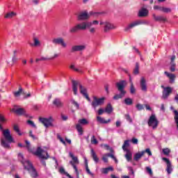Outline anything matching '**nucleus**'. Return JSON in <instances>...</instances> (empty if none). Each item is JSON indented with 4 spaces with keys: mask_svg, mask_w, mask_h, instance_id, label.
<instances>
[{
    "mask_svg": "<svg viewBox=\"0 0 178 178\" xmlns=\"http://www.w3.org/2000/svg\"><path fill=\"white\" fill-rule=\"evenodd\" d=\"M127 85V82L126 81H120V82H118L115 83V86L118 90V91L120 92V94H117L113 96V99H115V101H118V99H122V97L126 95V91L124 90V87Z\"/></svg>",
    "mask_w": 178,
    "mask_h": 178,
    "instance_id": "1",
    "label": "nucleus"
},
{
    "mask_svg": "<svg viewBox=\"0 0 178 178\" xmlns=\"http://www.w3.org/2000/svg\"><path fill=\"white\" fill-rule=\"evenodd\" d=\"M22 163L26 170L29 172V173L31 175V177L33 178H36L38 177V172H37V170L33 166V164L29 160H25L22 161Z\"/></svg>",
    "mask_w": 178,
    "mask_h": 178,
    "instance_id": "2",
    "label": "nucleus"
},
{
    "mask_svg": "<svg viewBox=\"0 0 178 178\" xmlns=\"http://www.w3.org/2000/svg\"><path fill=\"white\" fill-rule=\"evenodd\" d=\"M69 156L70 158H72V161H70V163L71 165H72V168H74L76 175V178H80V173L79 172V170L77 169V166L76 165H79V159L77 156H74V154H73L72 152L69 153Z\"/></svg>",
    "mask_w": 178,
    "mask_h": 178,
    "instance_id": "3",
    "label": "nucleus"
},
{
    "mask_svg": "<svg viewBox=\"0 0 178 178\" xmlns=\"http://www.w3.org/2000/svg\"><path fill=\"white\" fill-rule=\"evenodd\" d=\"M96 13H97L90 12L88 14V12H87V10L82 11L78 14L77 20H79V22L88 20V19H90V16H92V15H95Z\"/></svg>",
    "mask_w": 178,
    "mask_h": 178,
    "instance_id": "4",
    "label": "nucleus"
},
{
    "mask_svg": "<svg viewBox=\"0 0 178 178\" xmlns=\"http://www.w3.org/2000/svg\"><path fill=\"white\" fill-rule=\"evenodd\" d=\"M78 123L79 124L76 125V129L78 133H79L80 136H83V133H84V131L83 130V127H81V124L83 126L88 124V120H87V119L86 118H82L79 120Z\"/></svg>",
    "mask_w": 178,
    "mask_h": 178,
    "instance_id": "5",
    "label": "nucleus"
},
{
    "mask_svg": "<svg viewBox=\"0 0 178 178\" xmlns=\"http://www.w3.org/2000/svg\"><path fill=\"white\" fill-rule=\"evenodd\" d=\"M147 124L149 127H152L154 130L158 127V124H159V121L156 119V116L155 114L152 115L147 122Z\"/></svg>",
    "mask_w": 178,
    "mask_h": 178,
    "instance_id": "6",
    "label": "nucleus"
},
{
    "mask_svg": "<svg viewBox=\"0 0 178 178\" xmlns=\"http://www.w3.org/2000/svg\"><path fill=\"white\" fill-rule=\"evenodd\" d=\"M105 104V97L98 98L97 97H93V101L91 103L92 108L95 109L97 106H101Z\"/></svg>",
    "mask_w": 178,
    "mask_h": 178,
    "instance_id": "7",
    "label": "nucleus"
},
{
    "mask_svg": "<svg viewBox=\"0 0 178 178\" xmlns=\"http://www.w3.org/2000/svg\"><path fill=\"white\" fill-rule=\"evenodd\" d=\"M0 130H2L3 136L8 143H13V138L12 137V135H10V131L9 129H3L2 125L0 124Z\"/></svg>",
    "mask_w": 178,
    "mask_h": 178,
    "instance_id": "8",
    "label": "nucleus"
},
{
    "mask_svg": "<svg viewBox=\"0 0 178 178\" xmlns=\"http://www.w3.org/2000/svg\"><path fill=\"white\" fill-rule=\"evenodd\" d=\"M100 25L104 26V33H108V31H111V30H115V29H116V26H115L113 24L108 22H101Z\"/></svg>",
    "mask_w": 178,
    "mask_h": 178,
    "instance_id": "9",
    "label": "nucleus"
},
{
    "mask_svg": "<svg viewBox=\"0 0 178 178\" xmlns=\"http://www.w3.org/2000/svg\"><path fill=\"white\" fill-rule=\"evenodd\" d=\"M39 122L46 127V129H48V127H50V126H52V117H49V118H39Z\"/></svg>",
    "mask_w": 178,
    "mask_h": 178,
    "instance_id": "10",
    "label": "nucleus"
},
{
    "mask_svg": "<svg viewBox=\"0 0 178 178\" xmlns=\"http://www.w3.org/2000/svg\"><path fill=\"white\" fill-rule=\"evenodd\" d=\"M42 152H44V149H42L40 147H38L37 150L33 154L34 155H36V156H38V158H40V159H48V158H49L48 152H46V156L42 154Z\"/></svg>",
    "mask_w": 178,
    "mask_h": 178,
    "instance_id": "11",
    "label": "nucleus"
},
{
    "mask_svg": "<svg viewBox=\"0 0 178 178\" xmlns=\"http://www.w3.org/2000/svg\"><path fill=\"white\" fill-rule=\"evenodd\" d=\"M172 91L173 90L170 87L163 88V95L161 97L162 99H168Z\"/></svg>",
    "mask_w": 178,
    "mask_h": 178,
    "instance_id": "12",
    "label": "nucleus"
},
{
    "mask_svg": "<svg viewBox=\"0 0 178 178\" xmlns=\"http://www.w3.org/2000/svg\"><path fill=\"white\" fill-rule=\"evenodd\" d=\"M52 43L54 44V45H61L63 48L67 47V44H66V42H65V40L62 38L53 39Z\"/></svg>",
    "mask_w": 178,
    "mask_h": 178,
    "instance_id": "13",
    "label": "nucleus"
},
{
    "mask_svg": "<svg viewBox=\"0 0 178 178\" xmlns=\"http://www.w3.org/2000/svg\"><path fill=\"white\" fill-rule=\"evenodd\" d=\"M162 160L164 162H165V163L167 165L166 172H167L168 175H170V173H172V172H173V168H172V163H170V160H169V159H168L166 157H163L162 159Z\"/></svg>",
    "mask_w": 178,
    "mask_h": 178,
    "instance_id": "14",
    "label": "nucleus"
},
{
    "mask_svg": "<svg viewBox=\"0 0 178 178\" xmlns=\"http://www.w3.org/2000/svg\"><path fill=\"white\" fill-rule=\"evenodd\" d=\"M140 24H145V22L138 20V21L132 22L127 28H125V31H127L128 30H130V29H133L134 27H136V26H140Z\"/></svg>",
    "mask_w": 178,
    "mask_h": 178,
    "instance_id": "15",
    "label": "nucleus"
},
{
    "mask_svg": "<svg viewBox=\"0 0 178 178\" xmlns=\"http://www.w3.org/2000/svg\"><path fill=\"white\" fill-rule=\"evenodd\" d=\"M79 89H80V92L87 99V101L90 102L91 99H90V97L88 96V93H87V88H84L83 85L79 84Z\"/></svg>",
    "mask_w": 178,
    "mask_h": 178,
    "instance_id": "16",
    "label": "nucleus"
},
{
    "mask_svg": "<svg viewBox=\"0 0 178 178\" xmlns=\"http://www.w3.org/2000/svg\"><path fill=\"white\" fill-rule=\"evenodd\" d=\"M86 47L84 44L81 45H74L71 49V52H80L81 51H84Z\"/></svg>",
    "mask_w": 178,
    "mask_h": 178,
    "instance_id": "17",
    "label": "nucleus"
},
{
    "mask_svg": "<svg viewBox=\"0 0 178 178\" xmlns=\"http://www.w3.org/2000/svg\"><path fill=\"white\" fill-rule=\"evenodd\" d=\"M153 19L155 22H161L162 23H165L168 22V18L164 16H156V15L153 14Z\"/></svg>",
    "mask_w": 178,
    "mask_h": 178,
    "instance_id": "18",
    "label": "nucleus"
},
{
    "mask_svg": "<svg viewBox=\"0 0 178 178\" xmlns=\"http://www.w3.org/2000/svg\"><path fill=\"white\" fill-rule=\"evenodd\" d=\"M140 88L144 92H147V80L145 77L140 78Z\"/></svg>",
    "mask_w": 178,
    "mask_h": 178,
    "instance_id": "19",
    "label": "nucleus"
},
{
    "mask_svg": "<svg viewBox=\"0 0 178 178\" xmlns=\"http://www.w3.org/2000/svg\"><path fill=\"white\" fill-rule=\"evenodd\" d=\"M53 105L57 108H62V106H63V103L60 101V99L56 98L53 100Z\"/></svg>",
    "mask_w": 178,
    "mask_h": 178,
    "instance_id": "20",
    "label": "nucleus"
},
{
    "mask_svg": "<svg viewBox=\"0 0 178 178\" xmlns=\"http://www.w3.org/2000/svg\"><path fill=\"white\" fill-rule=\"evenodd\" d=\"M14 113H16L17 115H19V116H22V115H24L26 113V111H24V108H13L12 110Z\"/></svg>",
    "mask_w": 178,
    "mask_h": 178,
    "instance_id": "21",
    "label": "nucleus"
},
{
    "mask_svg": "<svg viewBox=\"0 0 178 178\" xmlns=\"http://www.w3.org/2000/svg\"><path fill=\"white\" fill-rule=\"evenodd\" d=\"M76 27L78 28V31L86 30L88 27V23L83 22L76 24Z\"/></svg>",
    "mask_w": 178,
    "mask_h": 178,
    "instance_id": "22",
    "label": "nucleus"
},
{
    "mask_svg": "<svg viewBox=\"0 0 178 178\" xmlns=\"http://www.w3.org/2000/svg\"><path fill=\"white\" fill-rule=\"evenodd\" d=\"M148 10H147V8H142L140 11H139V14L138 16L139 17H145L147 16H148Z\"/></svg>",
    "mask_w": 178,
    "mask_h": 178,
    "instance_id": "23",
    "label": "nucleus"
},
{
    "mask_svg": "<svg viewBox=\"0 0 178 178\" xmlns=\"http://www.w3.org/2000/svg\"><path fill=\"white\" fill-rule=\"evenodd\" d=\"M164 74L170 79V83H175V79H176V75H175V74H170L168 72H165Z\"/></svg>",
    "mask_w": 178,
    "mask_h": 178,
    "instance_id": "24",
    "label": "nucleus"
},
{
    "mask_svg": "<svg viewBox=\"0 0 178 178\" xmlns=\"http://www.w3.org/2000/svg\"><path fill=\"white\" fill-rule=\"evenodd\" d=\"M72 91L74 95H76L77 94V86H79V81L72 80Z\"/></svg>",
    "mask_w": 178,
    "mask_h": 178,
    "instance_id": "25",
    "label": "nucleus"
},
{
    "mask_svg": "<svg viewBox=\"0 0 178 178\" xmlns=\"http://www.w3.org/2000/svg\"><path fill=\"white\" fill-rule=\"evenodd\" d=\"M97 122H99V123H102V124H106L111 122V119H108V120H105V119H104L101 116H97Z\"/></svg>",
    "mask_w": 178,
    "mask_h": 178,
    "instance_id": "26",
    "label": "nucleus"
},
{
    "mask_svg": "<svg viewBox=\"0 0 178 178\" xmlns=\"http://www.w3.org/2000/svg\"><path fill=\"white\" fill-rule=\"evenodd\" d=\"M90 152L93 161L95 162V163H98V162H99V158H98V156H97V153H95V152L92 149H91Z\"/></svg>",
    "mask_w": 178,
    "mask_h": 178,
    "instance_id": "27",
    "label": "nucleus"
},
{
    "mask_svg": "<svg viewBox=\"0 0 178 178\" xmlns=\"http://www.w3.org/2000/svg\"><path fill=\"white\" fill-rule=\"evenodd\" d=\"M31 47H40L41 42L38 40V38H33V43H31Z\"/></svg>",
    "mask_w": 178,
    "mask_h": 178,
    "instance_id": "28",
    "label": "nucleus"
},
{
    "mask_svg": "<svg viewBox=\"0 0 178 178\" xmlns=\"http://www.w3.org/2000/svg\"><path fill=\"white\" fill-rule=\"evenodd\" d=\"M145 152H140L138 153H136L134 156V160L136 161H140L143 156H144Z\"/></svg>",
    "mask_w": 178,
    "mask_h": 178,
    "instance_id": "29",
    "label": "nucleus"
},
{
    "mask_svg": "<svg viewBox=\"0 0 178 178\" xmlns=\"http://www.w3.org/2000/svg\"><path fill=\"white\" fill-rule=\"evenodd\" d=\"M9 141H8L6 139H3V138H1V145L2 147H3V148H10V145L9 144Z\"/></svg>",
    "mask_w": 178,
    "mask_h": 178,
    "instance_id": "30",
    "label": "nucleus"
},
{
    "mask_svg": "<svg viewBox=\"0 0 178 178\" xmlns=\"http://www.w3.org/2000/svg\"><path fill=\"white\" fill-rule=\"evenodd\" d=\"M130 140H124V144L122 145V149L123 151H130V149H129V147H130V143H129Z\"/></svg>",
    "mask_w": 178,
    "mask_h": 178,
    "instance_id": "31",
    "label": "nucleus"
},
{
    "mask_svg": "<svg viewBox=\"0 0 178 178\" xmlns=\"http://www.w3.org/2000/svg\"><path fill=\"white\" fill-rule=\"evenodd\" d=\"M113 111V108L112 107V104H108L104 109V112H106V113L110 114V113H112Z\"/></svg>",
    "mask_w": 178,
    "mask_h": 178,
    "instance_id": "32",
    "label": "nucleus"
},
{
    "mask_svg": "<svg viewBox=\"0 0 178 178\" xmlns=\"http://www.w3.org/2000/svg\"><path fill=\"white\" fill-rule=\"evenodd\" d=\"M124 152H127L125 154V158L128 162H130L132 159L133 154H131V152L130 150H127Z\"/></svg>",
    "mask_w": 178,
    "mask_h": 178,
    "instance_id": "33",
    "label": "nucleus"
},
{
    "mask_svg": "<svg viewBox=\"0 0 178 178\" xmlns=\"http://www.w3.org/2000/svg\"><path fill=\"white\" fill-rule=\"evenodd\" d=\"M85 167H86V170L88 175H90V176H94V174L91 172V171L90 170V168H88V161L86 158H85Z\"/></svg>",
    "mask_w": 178,
    "mask_h": 178,
    "instance_id": "34",
    "label": "nucleus"
},
{
    "mask_svg": "<svg viewBox=\"0 0 178 178\" xmlns=\"http://www.w3.org/2000/svg\"><path fill=\"white\" fill-rule=\"evenodd\" d=\"M112 171L113 170V168L112 167H108L106 168H102V173H103L104 175H108V173H109V171Z\"/></svg>",
    "mask_w": 178,
    "mask_h": 178,
    "instance_id": "35",
    "label": "nucleus"
},
{
    "mask_svg": "<svg viewBox=\"0 0 178 178\" xmlns=\"http://www.w3.org/2000/svg\"><path fill=\"white\" fill-rule=\"evenodd\" d=\"M124 102L125 105H128V106L133 105V99L130 97L126 98L124 99Z\"/></svg>",
    "mask_w": 178,
    "mask_h": 178,
    "instance_id": "36",
    "label": "nucleus"
},
{
    "mask_svg": "<svg viewBox=\"0 0 178 178\" xmlns=\"http://www.w3.org/2000/svg\"><path fill=\"white\" fill-rule=\"evenodd\" d=\"M77 31H79V29L77 28V25H75L74 26L72 27L69 30V33H70V34H74V33H77Z\"/></svg>",
    "mask_w": 178,
    "mask_h": 178,
    "instance_id": "37",
    "label": "nucleus"
},
{
    "mask_svg": "<svg viewBox=\"0 0 178 178\" xmlns=\"http://www.w3.org/2000/svg\"><path fill=\"white\" fill-rule=\"evenodd\" d=\"M175 123L177 124V130L178 131V112L177 110H174Z\"/></svg>",
    "mask_w": 178,
    "mask_h": 178,
    "instance_id": "38",
    "label": "nucleus"
},
{
    "mask_svg": "<svg viewBox=\"0 0 178 178\" xmlns=\"http://www.w3.org/2000/svg\"><path fill=\"white\" fill-rule=\"evenodd\" d=\"M16 16V13L15 12L8 13L5 15L6 19H12V17H15Z\"/></svg>",
    "mask_w": 178,
    "mask_h": 178,
    "instance_id": "39",
    "label": "nucleus"
},
{
    "mask_svg": "<svg viewBox=\"0 0 178 178\" xmlns=\"http://www.w3.org/2000/svg\"><path fill=\"white\" fill-rule=\"evenodd\" d=\"M139 70H140V65L138 64V63H136V67L134 70V74H136V75L138 74V73H140Z\"/></svg>",
    "mask_w": 178,
    "mask_h": 178,
    "instance_id": "40",
    "label": "nucleus"
},
{
    "mask_svg": "<svg viewBox=\"0 0 178 178\" xmlns=\"http://www.w3.org/2000/svg\"><path fill=\"white\" fill-rule=\"evenodd\" d=\"M13 130L15 131V132L17 133L19 136H22V133L20 132V129H19V126L17 124H14Z\"/></svg>",
    "mask_w": 178,
    "mask_h": 178,
    "instance_id": "41",
    "label": "nucleus"
},
{
    "mask_svg": "<svg viewBox=\"0 0 178 178\" xmlns=\"http://www.w3.org/2000/svg\"><path fill=\"white\" fill-rule=\"evenodd\" d=\"M90 143L91 144H93L94 145H97L98 144V140L97 138H95V136H92L91 139H90Z\"/></svg>",
    "mask_w": 178,
    "mask_h": 178,
    "instance_id": "42",
    "label": "nucleus"
},
{
    "mask_svg": "<svg viewBox=\"0 0 178 178\" xmlns=\"http://www.w3.org/2000/svg\"><path fill=\"white\" fill-rule=\"evenodd\" d=\"M22 92H23V89L22 88H19V90L14 92V95L15 97H20Z\"/></svg>",
    "mask_w": 178,
    "mask_h": 178,
    "instance_id": "43",
    "label": "nucleus"
},
{
    "mask_svg": "<svg viewBox=\"0 0 178 178\" xmlns=\"http://www.w3.org/2000/svg\"><path fill=\"white\" fill-rule=\"evenodd\" d=\"M130 92L131 94H136V88L134 87L133 83H131Z\"/></svg>",
    "mask_w": 178,
    "mask_h": 178,
    "instance_id": "44",
    "label": "nucleus"
},
{
    "mask_svg": "<svg viewBox=\"0 0 178 178\" xmlns=\"http://www.w3.org/2000/svg\"><path fill=\"white\" fill-rule=\"evenodd\" d=\"M57 138L58 140H59V141H60V143H62V144L66 145V142L65 141V140H63V138L60 137V134H57Z\"/></svg>",
    "mask_w": 178,
    "mask_h": 178,
    "instance_id": "45",
    "label": "nucleus"
},
{
    "mask_svg": "<svg viewBox=\"0 0 178 178\" xmlns=\"http://www.w3.org/2000/svg\"><path fill=\"white\" fill-rule=\"evenodd\" d=\"M162 12H163L164 13H170L172 12V9L169 8L163 7Z\"/></svg>",
    "mask_w": 178,
    "mask_h": 178,
    "instance_id": "46",
    "label": "nucleus"
},
{
    "mask_svg": "<svg viewBox=\"0 0 178 178\" xmlns=\"http://www.w3.org/2000/svg\"><path fill=\"white\" fill-rule=\"evenodd\" d=\"M26 123L31 126L32 127H34L35 129H37V126H35V124H34V122L29 120H27Z\"/></svg>",
    "mask_w": 178,
    "mask_h": 178,
    "instance_id": "47",
    "label": "nucleus"
},
{
    "mask_svg": "<svg viewBox=\"0 0 178 178\" xmlns=\"http://www.w3.org/2000/svg\"><path fill=\"white\" fill-rule=\"evenodd\" d=\"M136 108L138 109V111H143V109H144V105L141 104H137Z\"/></svg>",
    "mask_w": 178,
    "mask_h": 178,
    "instance_id": "48",
    "label": "nucleus"
},
{
    "mask_svg": "<svg viewBox=\"0 0 178 178\" xmlns=\"http://www.w3.org/2000/svg\"><path fill=\"white\" fill-rule=\"evenodd\" d=\"M142 152H145V154H147L149 156H152V152H151V149L149 148L146 149L145 150L142 151Z\"/></svg>",
    "mask_w": 178,
    "mask_h": 178,
    "instance_id": "49",
    "label": "nucleus"
},
{
    "mask_svg": "<svg viewBox=\"0 0 178 178\" xmlns=\"http://www.w3.org/2000/svg\"><path fill=\"white\" fill-rule=\"evenodd\" d=\"M26 147L29 151H31V145H30V142L29 140H25Z\"/></svg>",
    "mask_w": 178,
    "mask_h": 178,
    "instance_id": "50",
    "label": "nucleus"
},
{
    "mask_svg": "<svg viewBox=\"0 0 178 178\" xmlns=\"http://www.w3.org/2000/svg\"><path fill=\"white\" fill-rule=\"evenodd\" d=\"M154 10H160L161 12H162L163 7L161 6H154Z\"/></svg>",
    "mask_w": 178,
    "mask_h": 178,
    "instance_id": "51",
    "label": "nucleus"
},
{
    "mask_svg": "<svg viewBox=\"0 0 178 178\" xmlns=\"http://www.w3.org/2000/svg\"><path fill=\"white\" fill-rule=\"evenodd\" d=\"M163 154H164V155H169V154H170V149H169V148L163 149Z\"/></svg>",
    "mask_w": 178,
    "mask_h": 178,
    "instance_id": "52",
    "label": "nucleus"
},
{
    "mask_svg": "<svg viewBox=\"0 0 178 178\" xmlns=\"http://www.w3.org/2000/svg\"><path fill=\"white\" fill-rule=\"evenodd\" d=\"M108 154H104V155L102 156V161H104V162L105 163H108Z\"/></svg>",
    "mask_w": 178,
    "mask_h": 178,
    "instance_id": "53",
    "label": "nucleus"
},
{
    "mask_svg": "<svg viewBox=\"0 0 178 178\" xmlns=\"http://www.w3.org/2000/svg\"><path fill=\"white\" fill-rule=\"evenodd\" d=\"M125 119L129 122V123H131V122H133V120H131V117H130V115L129 114H126L125 115Z\"/></svg>",
    "mask_w": 178,
    "mask_h": 178,
    "instance_id": "54",
    "label": "nucleus"
},
{
    "mask_svg": "<svg viewBox=\"0 0 178 178\" xmlns=\"http://www.w3.org/2000/svg\"><path fill=\"white\" fill-rule=\"evenodd\" d=\"M146 170H147V173L149 175H150V176H152V175H154V172H152V169H151V168L146 167Z\"/></svg>",
    "mask_w": 178,
    "mask_h": 178,
    "instance_id": "55",
    "label": "nucleus"
},
{
    "mask_svg": "<svg viewBox=\"0 0 178 178\" xmlns=\"http://www.w3.org/2000/svg\"><path fill=\"white\" fill-rule=\"evenodd\" d=\"M59 172H60V173H62L63 175H66V176H67V175H69V173L66 172V171L65 170V168H60L59 169Z\"/></svg>",
    "mask_w": 178,
    "mask_h": 178,
    "instance_id": "56",
    "label": "nucleus"
},
{
    "mask_svg": "<svg viewBox=\"0 0 178 178\" xmlns=\"http://www.w3.org/2000/svg\"><path fill=\"white\" fill-rule=\"evenodd\" d=\"M103 146L106 149H108L111 152H113V149L111 148L108 145L105 144Z\"/></svg>",
    "mask_w": 178,
    "mask_h": 178,
    "instance_id": "57",
    "label": "nucleus"
},
{
    "mask_svg": "<svg viewBox=\"0 0 178 178\" xmlns=\"http://www.w3.org/2000/svg\"><path fill=\"white\" fill-rule=\"evenodd\" d=\"M72 104L73 105H74V106H76V108L77 109H79L80 108V105L79 104V103H77V102L74 101V100H72Z\"/></svg>",
    "mask_w": 178,
    "mask_h": 178,
    "instance_id": "58",
    "label": "nucleus"
},
{
    "mask_svg": "<svg viewBox=\"0 0 178 178\" xmlns=\"http://www.w3.org/2000/svg\"><path fill=\"white\" fill-rule=\"evenodd\" d=\"M131 143L132 144H138V139L136 138H132Z\"/></svg>",
    "mask_w": 178,
    "mask_h": 178,
    "instance_id": "59",
    "label": "nucleus"
},
{
    "mask_svg": "<svg viewBox=\"0 0 178 178\" xmlns=\"http://www.w3.org/2000/svg\"><path fill=\"white\" fill-rule=\"evenodd\" d=\"M107 156H108V157L110 158H112V159H113L114 161H118L116 157H115V155H113V154H107Z\"/></svg>",
    "mask_w": 178,
    "mask_h": 178,
    "instance_id": "60",
    "label": "nucleus"
},
{
    "mask_svg": "<svg viewBox=\"0 0 178 178\" xmlns=\"http://www.w3.org/2000/svg\"><path fill=\"white\" fill-rule=\"evenodd\" d=\"M29 137H31L33 140H37V138L33 134V131H29Z\"/></svg>",
    "mask_w": 178,
    "mask_h": 178,
    "instance_id": "61",
    "label": "nucleus"
},
{
    "mask_svg": "<svg viewBox=\"0 0 178 178\" xmlns=\"http://www.w3.org/2000/svg\"><path fill=\"white\" fill-rule=\"evenodd\" d=\"M128 170H129L131 175H133V176H134V170H133L132 167H128Z\"/></svg>",
    "mask_w": 178,
    "mask_h": 178,
    "instance_id": "62",
    "label": "nucleus"
},
{
    "mask_svg": "<svg viewBox=\"0 0 178 178\" xmlns=\"http://www.w3.org/2000/svg\"><path fill=\"white\" fill-rule=\"evenodd\" d=\"M104 112H105V110H104L103 108H99L97 111L98 115H101L104 113Z\"/></svg>",
    "mask_w": 178,
    "mask_h": 178,
    "instance_id": "63",
    "label": "nucleus"
},
{
    "mask_svg": "<svg viewBox=\"0 0 178 178\" xmlns=\"http://www.w3.org/2000/svg\"><path fill=\"white\" fill-rule=\"evenodd\" d=\"M104 88H105V90H106V93L108 94V92H109V85L108 84H106L104 86Z\"/></svg>",
    "mask_w": 178,
    "mask_h": 178,
    "instance_id": "64",
    "label": "nucleus"
}]
</instances>
